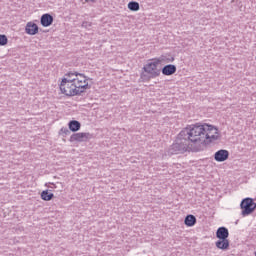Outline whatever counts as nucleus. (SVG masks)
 <instances>
[{
	"label": "nucleus",
	"instance_id": "1",
	"mask_svg": "<svg viewBox=\"0 0 256 256\" xmlns=\"http://www.w3.org/2000/svg\"><path fill=\"white\" fill-rule=\"evenodd\" d=\"M219 139L217 127L204 123H196L186 126L176 137L169 148L171 155H182L189 151H201V145H209Z\"/></svg>",
	"mask_w": 256,
	"mask_h": 256
},
{
	"label": "nucleus",
	"instance_id": "2",
	"mask_svg": "<svg viewBox=\"0 0 256 256\" xmlns=\"http://www.w3.org/2000/svg\"><path fill=\"white\" fill-rule=\"evenodd\" d=\"M60 83V91L67 97H75L85 93V89H89V77L77 71H69L65 74Z\"/></svg>",
	"mask_w": 256,
	"mask_h": 256
},
{
	"label": "nucleus",
	"instance_id": "3",
	"mask_svg": "<svg viewBox=\"0 0 256 256\" xmlns=\"http://www.w3.org/2000/svg\"><path fill=\"white\" fill-rule=\"evenodd\" d=\"M161 59L152 58L147 61V63L142 68V73L140 77L143 81H151V79H157L161 75Z\"/></svg>",
	"mask_w": 256,
	"mask_h": 256
},
{
	"label": "nucleus",
	"instance_id": "4",
	"mask_svg": "<svg viewBox=\"0 0 256 256\" xmlns=\"http://www.w3.org/2000/svg\"><path fill=\"white\" fill-rule=\"evenodd\" d=\"M240 207L242 209V217H247V215H251V213L255 211L256 204L253 201V198H245L241 201Z\"/></svg>",
	"mask_w": 256,
	"mask_h": 256
},
{
	"label": "nucleus",
	"instance_id": "5",
	"mask_svg": "<svg viewBox=\"0 0 256 256\" xmlns=\"http://www.w3.org/2000/svg\"><path fill=\"white\" fill-rule=\"evenodd\" d=\"M93 137V134L89 133V132H78V133H74L70 136V143H75V141L77 143H85L87 141H89L91 138Z\"/></svg>",
	"mask_w": 256,
	"mask_h": 256
},
{
	"label": "nucleus",
	"instance_id": "6",
	"mask_svg": "<svg viewBox=\"0 0 256 256\" xmlns=\"http://www.w3.org/2000/svg\"><path fill=\"white\" fill-rule=\"evenodd\" d=\"M214 159L217 161V163H223V161H227L229 159V151L227 150H218L214 154Z\"/></svg>",
	"mask_w": 256,
	"mask_h": 256
},
{
	"label": "nucleus",
	"instance_id": "7",
	"mask_svg": "<svg viewBox=\"0 0 256 256\" xmlns=\"http://www.w3.org/2000/svg\"><path fill=\"white\" fill-rule=\"evenodd\" d=\"M175 73H177V66H175L173 64L165 65L162 68V75H166L167 77H169L171 75H175Z\"/></svg>",
	"mask_w": 256,
	"mask_h": 256
},
{
	"label": "nucleus",
	"instance_id": "8",
	"mask_svg": "<svg viewBox=\"0 0 256 256\" xmlns=\"http://www.w3.org/2000/svg\"><path fill=\"white\" fill-rule=\"evenodd\" d=\"M40 23L42 27H51L53 25V17L48 13L43 14L40 18Z\"/></svg>",
	"mask_w": 256,
	"mask_h": 256
},
{
	"label": "nucleus",
	"instance_id": "9",
	"mask_svg": "<svg viewBox=\"0 0 256 256\" xmlns=\"http://www.w3.org/2000/svg\"><path fill=\"white\" fill-rule=\"evenodd\" d=\"M25 31L28 35H37L39 33V26L35 23L28 22Z\"/></svg>",
	"mask_w": 256,
	"mask_h": 256
},
{
	"label": "nucleus",
	"instance_id": "10",
	"mask_svg": "<svg viewBox=\"0 0 256 256\" xmlns=\"http://www.w3.org/2000/svg\"><path fill=\"white\" fill-rule=\"evenodd\" d=\"M217 239H229V229L226 227H219L216 231Z\"/></svg>",
	"mask_w": 256,
	"mask_h": 256
},
{
	"label": "nucleus",
	"instance_id": "11",
	"mask_svg": "<svg viewBox=\"0 0 256 256\" xmlns=\"http://www.w3.org/2000/svg\"><path fill=\"white\" fill-rule=\"evenodd\" d=\"M196 224L197 218L195 217V215L189 214L185 217L184 225H186V227H195Z\"/></svg>",
	"mask_w": 256,
	"mask_h": 256
},
{
	"label": "nucleus",
	"instance_id": "12",
	"mask_svg": "<svg viewBox=\"0 0 256 256\" xmlns=\"http://www.w3.org/2000/svg\"><path fill=\"white\" fill-rule=\"evenodd\" d=\"M217 249H221L222 251H227L229 249V239H219L215 243Z\"/></svg>",
	"mask_w": 256,
	"mask_h": 256
},
{
	"label": "nucleus",
	"instance_id": "13",
	"mask_svg": "<svg viewBox=\"0 0 256 256\" xmlns=\"http://www.w3.org/2000/svg\"><path fill=\"white\" fill-rule=\"evenodd\" d=\"M69 130L72 133H77L81 129V122L77 120H72L68 123Z\"/></svg>",
	"mask_w": 256,
	"mask_h": 256
},
{
	"label": "nucleus",
	"instance_id": "14",
	"mask_svg": "<svg viewBox=\"0 0 256 256\" xmlns=\"http://www.w3.org/2000/svg\"><path fill=\"white\" fill-rule=\"evenodd\" d=\"M53 197H55V195L53 193H49V190H44L41 193V199L43 201H51V199H53Z\"/></svg>",
	"mask_w": 256,
	"mask_h": 256
},
{
	"label": "nucleus",
	"instance_id": "15",
	"mask_svg": "<svg viewBox=\"0 0 256 256\" xmlns=\"http://www.w3.org/2000/svg\"><path fill=\"white\" fill-rule=\"evenodd\" d=\"M139 4L136 1H131L128 3V9L130 11H139Z\"/></svg>",
	"mask_w": 256,
	"mask_h": 256
},
{
	"label": "nucleus",
	"instance_id": "16",
	"mask_svg": "<svg viewBox=\"0 0 256 256\" xmlns=\"http://www.w3.org/2000/svg\"><path fill=\"white\" fill-rule=\"evenodd\" d=\"M157 59L161 60V63H163V61H165L166 63H173V61H175V57L168 55V56H161Z\"/></svg>",
	"mask_w": 256,
	"mask_h": 256
},
{
	"label": "nucleus",
	"instance_id": "17",
	"mask_svg": "<svg viewBox=\"0 0 256 256\" xmlns=\"http://www.w3.org/2000/svg\"><path fill=\"white\" fill-rule=\"evenodd\" d=\"M59 135H62L63 137H67V135H71V130L67 127H62L59 131Z\"/></svg>",
	"mask_w": 256,
	"mask_h": 256
},
{
	"label": "nucleus",
	"instance_id": "18",
	"mask_svg": "<svg viewBox=\"0 0 256 256\" xmlns=\"http://www.w3.org/2000/svg\"><path fill=\"white\" fill-rule=\"evenodd\" d=\"M9 43V40L7 39L6 35L0 34V46L4 47V45H7Z\"/></svg>",
	"mask_w": 256,
	"mask_h": 256
},
{
	"label": "nucleus",
	"instance_id": "19",
	"mask_svg": "<svg viewBox=\"0 0 256 256\" xmlns=\"http://www.w3.org/2000/svg\"><path fill=\"white\" fill-rule=\"evenodd\" d=\"M91 22H87V21H84L82 23V27H84V29H89L91 27Z\"/></svg>",
	"mask_w": 256,
	"mask_h": 256
},
{
	"label": "nucleus",
	"instance_id": "20",
	"mask_svg": "<svg viewBox=\"0 0 256 256\" xmlns=\"http://www.w3.org/2000/svg\"><path fill=\"white\" fill-rule=\"evenodd\" d=\"M85 1H86V3L89 2V1H91L92 3H94L95 0H85Z\"/></svg>",
	"mask_w": 256,
	"mask_h": 256
},
{
	"label": "nucleus",
	"instance_id": "21",
	"mask_svg": "<svg viewBox=\"0 0 256 256\" xmlns=\"http://www.w3.org/2000/svg\"><path fill=\"white\" fill-rule=\"evenodd\" d=\"M52 185H53V187H52V188H55V187H56L54 183H52Z\"/></svg>",
	"mask_w": 256,
	"mask_h": 256
},
{
	"label": "nucleus",
	"instance_id": "22",
	"mask_svg": "<svg viewBox=\"0 0 256 256\" xmlns=\"http://www.w3.org/2000/svg\"><path fill=\"white\" fill-rule=\"evenodd\" d=\"M254 254H255V256H256V251H255V253H254Z\"/></svg>",
	"mask_w": 256,
	"mask_h": 256
}]
</instances>
